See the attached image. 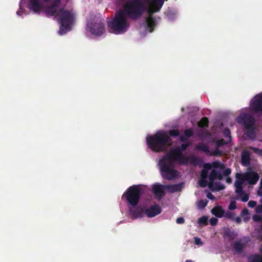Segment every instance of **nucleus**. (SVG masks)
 Wrapping results in <instances>:
<instances>
[{"mask_svg":"<svg viewBox=\"0 0 262 262\" xmlns=\"http://www.w3.org/2000/svg\"><path fill=\"white\" fill-rule=\"evenodd\" d=\"M164 1H126L121 10L130 19L136 20L140 19L144 13L147 12L146 18L147 29L152 32L160 17L154 16V14L162 8Z\"/></svg>","mask_w":262,"mask_h":262,"instance_id":"nucleus-1","label":"nucleus"},{"mask_svg":"<svg viewBox=\"0 0 262 262\" xmlns=\"http://www.w3.org/2000/svg\"><path fill=\"white\" fill-rule=\"evenodd\" d=\"M50 6L46 10V14L49 16L58 17V21L60 24L59 34L63 35L66 34L72 29L75 19V13L72 9L67 10L64 9L65 4L62 1H52Z\"/></svg>","mask_w":262,"mask_h":262,"instance_id":"nucleus-2","label":"nucleus"},{"mask_svg":"<svg viewBox=\"0 0 262 262\" xmlns=\"http://www.w3.org/2000/svg\"><path fill=\"white\" fill-rule=\"evenodd\" d=\"M146 139L148 147L156 152L166 150L172 143V139L164 130H159L154 135L147 136Z\"/></svg>","mask_w":262,"mask_h":262,"instance_id":"nucleus-3","label":"nucleus"},{"mask_svg":"<svg viewBox=\"0 0 262 262\" xmlns=\"http://www.w3.org/2000/svg\"><path fill=\"white\" fill-rule=\"evenodd\" d=\"M107 26L112 32L120 34L126 32L130 25L123 11L120 9L115 13L113 19L107 22Z\"/></svg>","mask_w":262,"mask_h":262,"instance_id":"nucleus-4","label":"nucleus"},{"mask_svg":"<svg viewBox=\"0 0 262 262\" xmlns=\"http://www.w3.org/2000/svg\"><path fill=\"white\" fill-rule=\"evenodd\" d=\"M86 30L95 36H101L105 32L104 20L99 15H91L86 24Z\"/></svg>","mask_w":262,"mask_h":262,"instance_id":"nucleus-5","label":"nucleus"},{"mask_svg":"<svg viewBox=\"0 0 262 262\" xmlns=\"http://www.w3.org/2000/svg\"><path fill=\"white\" fill-rule=\"evenodd\" d=\"M163 162L174 165L175 162H178L181 165H185L188 163V158L181 152L179 148L172 147L161 159Z\"/></svg>","mask_w":262,"mask_h":262,"instance_id":"nucleus-6","label":"nucleus"},{"mask_svg":"<svg viewBox=\"0 0 262 262\" xmlns=\"http://www.w3.org/2000/svg\"><path fill=\"white\" fill-rule=\"evenodd\" d=\"M142 194V189L140 185H134L129 187L122 195L128 203L132 207H136L139 202Z\"/></svg>","mask_w":262,"mask_h":262,"instance_id":"nucleus-7","label":"nucleus"},{"mask_svg":"<svg viewBox=\"0 0 262 262\" xmlns=\"http://www.w3.org/2000/svg\"><path fill=\"white\" fill-rule=\"evenodd\" d=\"M159 165L161 175L164 179L172 180L177 177L178 171L173 168L174 165L160 160Z\"/></svg>","mask_w":262,"mask_h":262,"instance_id":"nucleus-8","label":"nucleus"},{"mask_svg":"<svg viewBox=\"0 0 262 262\" xmlns=\"http://www.w3.org/2000/svg\"><path fill=\"white\" fill-rule=\"evenodd\" d=\"M237 122L246 128L254 126L255 120L252 115L248 113H243L237 117Z\"/></svg>","mask_w":262,"mask_h":262,"instance_id":"nucleus-9","label":"nucleus"},{"mask_svg":"<svg viewBox=\"0 0 262 262\" xmlns=\"http://www.w3.org/2000/svg\"><path fill=\"white\" fill-rule=\"evenodd\" d=\"M41 1H29L28 7L29 9L32 10L35 13L40 12L41 11H45L46 13V9L50 6V5H44L41 4ZM45 2H48L49 1H44Z\"/></svg>","mask_w":262,"mask_h":262,"instance_id":"nucleus-10","label":"nucleus"},{"mask_svg":"<svg viewBox=\"0 0 262 262\" xmlns=\"http://www.w3.org/2000/svg\"><path fill=\"white\" fill-rule=\"evenodd\" d=\"M217 170L213 169L210 172V173L209 176V179L210 180V182L208 183V186L209 188H212L213 186H214V189L216 190H221L224 189L225 187L221 185L220 182H216L215 183H213V181L216 179L217 174L218 173Z\"/></svg>","mask_w":262,"mask_h":262,"instance_id":"nucleus-11","label":"nucleus"},{"mask_svg":"<svg viewBox=\"0 0 262 262\" xmlns=\"http://www.w3.org/2000/svg\"><path fill=\"white\" fill-rule=\"evenodd\" d=\"M246 182L250 185L256 184L259 179V174L254 171H250L244 173Z\"/></svg>","mask_w":262,"mask_h":262,"instance_id":"nucleus-12","label":"nucleus"},{"mask_svg":"<svg viewBox=\"0 0 262 262\" xmlns=\"http://www.w3.org/2000/svg\"><path fill=\"white\" fill-rule=\"evenodd\" d=\"M161 212V208L158 204L151 205L149 208L147 209L145 213L148 217H154Z\"/></svg>","mask_w":262,"mask_h":262,"instance_id":"nucleus-13","label":"nucleus"},{"mask_svg":"<svg viewBox=\"0 0 262 262\" xmlns=\"http://www.w3.org/2000/svg\"><path fill=\"white\" fill-rule=\"evenodd\" d=\"M251 108L255 113H262V96H257L255 100L252 103Z\"/></svg>","mask_w":262,"mask_h":262,"instance_id":"nucleus-14","label":"nucleus"},{"mask_svg":"<svg viewBox=\"0 0 262 262\" xmlns=\"http://www.w3.org/2000/svg\"><path fill=\"white\" fill-rule=\"evenodd\" d=\"M165 185H162L160 184H156L152 186L153 192L156 196L161 198L165 195L164 188H166Z\"/></svg>","mask_w":262,"mask_h":262,"instance_id":"nucleus-15","label":"nucleus"},{"mask_svg":"<svg viewBox=\"0 0 262 262\" xmlns=\"http://www.w3.org/2000/svg\"><path fill=\"white\" fill-rule=\"evenodd\" d=\"M211 213L215 216L221 218L224 216L225 210L221 206H216L211 210Z\"/></svg>","mask_w":262,"mask_h":262,"instance_id":"nucleus-16","label":"nucleus"},{"mask_svg":"<svg viewBox=\"0 0 262 262\" xmlns=\"http://www.w3.org/2000/svg\"><path fill=\"white\" fill-rule=\"evenodd\" d=\"M133 207V208L129 209V211L134 218L137 219L142 217L143 214V210L141 208Z\"/></svg>","mask_w":262,"mask_h":262,"instance_id":"nucleus-17","label":"nucleus"},{"mask_svg":"<svg viewBox=\"0 0 262 262\" xmlns=\"http://www.w3.org/2000/svg\"><path fill=\"white\" fill-rule=\"evenodd\" d=\"M165 187L171 193L180 191L182 189L181 184L167 185H165Z\"/></svg>","mask_w":262,"mask_h":262,"instance_id":"nucleus-18","label":"nucleus"},{"mask_svg":"<svg viewBox=\"0 0 262 262\" xmlns=\"http://www.w3.org/2000/svg\"><path fill=\"white\" fill-rule=\"evenodd\" d=\"M242 162L244 165H248L250 161V152L248 150H244L242 152Z\"/></svg>","mask_w":262,"mask_h":262,"instance_id":"nucleus-19","label":"nucleus"},{"mask_svg":"<svg viewBox=\"0 0 262 262\" xmlns=\"http://www.w3.org/2000/svg\"><path fill=\"white\" fill-rule=\"evenodd\" d=\"M195 149L201 150L207 154H208L209 152V149L208 146L204 144L203 142L197 144L195 146Z\"/></svg>","mask_w":262,"mask_h":262,"instance_id":"nucleus-20","label":"nucleus"},{"mask_svg":"<svg viewBox=\"0 0 262 262\" xmlns=\"http://www.w3.org/2000/svg\"><path fill=\"white\" fill-rule=\"evenodd\" d=\"M248 262H262V256L258 254L251 255L248 258Z\"/></svg>","mask_w":262,"mask_h":262,"instance_id":"nucleus-21","label":"nucleus"},{"mask_svg":"<svg viewBox=\"0 0 262 262\" xmlns=\"http://www.w3.org/2000/svg\"><path fill=\"white\" fill-rule=\"evenodd\" d=\"M236 180L235 182V184L236 183L240 184V185H243L244 182H246L245 177L244 173H236L235 175Z\"/></svg>","mask_w":262,"mask_h":262,"instance_id":"nucleus-22","label":"nucleus"},{"mask_svg":"<svg viewBox=\"0 0 262 262\" xmlns=\"http://www.w3.org/2000/svg\"><path fill=\"white\" fill-rule=\"evenodd\" d=\"M233 248L236 252L241 253L244 248V245L241 241H237L234 243Z\"/></svg>","mask_w":262,"mask_h":262,"instance_id":"nucleus-23","label":"nucleus"},{"mask_svg":"<svg viewBox=\"0 0 262 262\" xmlns=\"http://www.w3.org/2000/svg\"><path fill=\"white\" fill-rule=\"evenodd\" d=\"M225 235L229 239V240H233L235 238L237 234L233 230L229 229L225 230L224 232Z\"/></svg>","mask_w":262,"mask_h":262,"instance_id":"nucleus-24","label":"nucleus"},{"mask_svg":"<svg viewBox=\"0 0 262 262\" xmlns=\"http://www.w3.org/2000/svg\"><path fill=\"white\" fill-rule=\"evenodd\" d=\"M246 129V135L250 138H253L255 136V127L254 126L252 127L245 128Z\"/></svg>","mask_w":262,"mask_h":262,"instance_id":"nucleus-25","label":"nucleus"},{"mask_svg":"<svg viewBox=\"0 0 262 262\" xmlns=\"http://www.w3.org/2000/svg\"><path fill=\"white\" fill-rule=\"evenodd\" d=\"M209 120L208 118L205 117L202 118L198 122V126L200 127H208Z\"/></svg>","mask_w":262,"mask_h":262,"instance_id":"nucleus-26","label":"nucleus"},{"mask_svg":"<svg viewBox=\"0 0 262 262\" xmlns=\"http://www.w3.org/2000/svg\"><path fill=\"white\" fill-rule=\"evenodd\" d=\"M234 186L235 187V192L236 193L238 194H242L244 193L243 185H240V184L236 183V184L234 183Z\"/></svg>","mask_w":262,"mask_h":262,"instance_id":"nucleus-27","label":"nucleus"},{"mask_svg":"<svg viewBox=\"0 0 262 262\" xmlns=\"http://www.w3.org/2000/svg\"><path fill=\"white\" fill-rule=\"evenodd\" d=\"M208 201L207 200H200L198 202V207L199 209L204 208L207 205Z\"/></svg>","mask_w":262,"mask_h":262,"instance_id":"nucleus-28","label":"nucleus"},{"mask_svg":"<svg viewBox=\"0 0 262 262\" xmlns=\"http://www.w3.org/2000/svg\"><path fill=\"white\" fill-rule=\"evenodd\" d=\"M208 217L207 216H203L199 219L198 223L200 225H207L208 224Z\"/></svg>","mask_w":262,"mask_h":262,"instance_id":"nucleus-29","label":"nucleus"},{"mask_svg":"<svg viewBox=\"0 0 262 262\" xmlns=\"http://www.w3.org/2000/svg\"><path fill=\"white\" fill-rule=\"evenodd\" d=\"M167 134L169 136H170L171 137H176L180 135V131L179 129L169 130Z\"/></svg>","mask_w":262,"mask_h":262,"instance_id":"nucleus-30","label":"nucleus"},{"mask_svg":"<svg viewBox=\"0 0 262 262\" xmlns=\"http://www.w3.org/2000/svg\"><path fill=\"white\" fill-rule=\"evenodd\" d=\"M228 141H225L223 139L217 140L216 142V146L219 147H222L228 143Z\"/></svg>","mask_w":262,"mask_h":262,"instance_id":"nucleus-31","label":"nucleus"},{"mask_svg":"<svg viewBox=\"0 0 262 262\" xmlns=\"http://www.w3.org/2000/svg\"><path fill=\"white\" fill-rule=\"evenodd\" d=\"M184 135L187 138H190L193 135V130L192 128L186 129L184 132Z\"/></svg>","mask_w":262,"mask_h":262,"instance_id":"nucleus-32","label":"nucleus"},{"mask_svg":"<svg viewBox=\"0 0 262 262\" xmlns=\"http://www.w3.org/2000/svg\"><path fill=\"white\" fill-rule=\"evenodd\" d=\"M224 216L231 220H234V214L230 211H225Z\"/></svg>","mask_w":262,"mask_h":262,"instance_id":"nucleus-33","label":"nucleus"},{"mask_svg":"<svg viewBox=\"0 0 262 262\" xmlns=\"http://www.w3.org/2000/svg\"><path fill=\"white\" fill-rule=\"evenodd\" d=\"M189 146V143H185L182 144L180 146L176 147V148H179V149L180 150L181 152H182L183 151L185 150Z\"/></svg>","mask_w":262,"mask_h":262,"instance_id":"nucleus-34","label":"nucleus"},{"mask_svg":"<svg viewBox=\"0 0 262 262\" xmlns=\"http://www.w3.org/2000/svg\"><path fill=\"white\" fill-rule=\"evenodd\" d=\"M223 134H224V136L225 137L229 138L228 142H230V141H231V136H230L231 133H230V129L228 128H225L224 132H223Z\"/></svg>","mask_w":262,"mask_h":262,"instance_id":"nucleus-35","label":"nucleus"},{"mask_svg":"<svg viewBox=\"0 0 262 262\" xmlns=\"http://www.w3.org/2000/svg\"><path fill=\"white\" fill-rule=\"evenodd\" d=\"M223 154V151L219 149V147L215 146V149L212 154L213 156H221Z\"/></svg>","mask_w":262,"mask_h":262,"instance_id":"nucleus-36","label":"nucleus"},{"mask_svg":"<svg viewBox=\"0 0 262 262\" xmlns=\"http://www.w3.org/2000/svg\"><path fill=\"white\" fill-rule=\"evenodd\" d=\"M249 148L253 150L254 153L259 155H262V149L252 146H249Z\"/></svg>","mask_w":262,"mask_h":262,"instance_id":"nucleus-37","label":"nucleus"},{"mask_svg":"<svg viewBox=\"0 0 262 262\" xmlns=\"http://www.w3.org/2000/svg\"><path fill=\"white\" fill-rule=\"evenodd\" d=\"M199 185L201 187L204 188L206 187L208 185V182L206 180V179H202L199 180Z\"/></svg>","mask_w":262,"mask_h":262,"instance_id":"nucleus-38","label":"nucleus"},{"mask_svg":"<svg viewBox=\"0 0 262 262\" xmlns=\"http://www.w3.org/2000/svg\"><path fill=\"white\" fill-rule=\"evenodd\" d=\"M201 162L200 159L196 157H192L191 158V163L194 165L199 164Z\"/></svg>","mask_w":262,"mask_h":262,"instance_id":"nucleus-39","label":"nucleus"},{"mask_svg":"<svg viewBox=\"0 0 262 262\" xmlns=\"http://www.w3.org/2000/svg\"><path fill=\"white\" fill-rule=\"evenodd\" d=\"M236 208V202L234 201H232L230 202L228 209L229 210H232L235 209Z\"/></svg>","mask_w":262,"mask_h":262,"instance_id":"nucleus-40","label":"nucleus"},{"mask_svg":"<svg viewBox=\"0 0 262 262\" xmlns=\"http://www.w3.org/2000/svg\"><path fill=\"white\" fill-rule=\"evenodd\" d=\"M208 171L205 169H203L201 171V178L202 179H206L208 177Z\"/></svg>","mask_w":262,"mask_h":262,"instance_id":"nucleus-41","label":"nucleus"},{"mask_svg":"<svg viewBox=\"0 0 262 262\" xmlns=\"http://www.w3.org/2000/svg\"><path fill=\"white\" fill-rule=\"evenodd\" d=\"M211 165L212 167H213L215 168H217L221 167V163L220 161H218L213 162Z\"/></svg>","mask_w":262,"mask_h":262,"instance_id":"nucleus-42","label":"nucleus"},{"mask_svg":"<svg viewBox=\"0 0 262 262\" xmlns=\"http://www.w3.org/2000/svg\"><path fill=\"white\" fill-rule=\"evenodd\" d=\"M231 173V170L230 168H226L223 171V175L225 177H229Z\"/></svg>","mask_w":262,"mask_h":262,"instance_id":"nucleus-43","label":"nucleus"},{"mask_svg":"<svg viewBox=\"0 0 262 262\" xmlns=\"http://www.w3.org/2000/svg\"><path fill=\"white\" fill-rule=\"evenodd\" d=\"M218 219L216 217H212L210 219L209 222L211 226H215L217 224Z\"/></svg>","mask_w":262,"mask_h":262,"instance_id":"nucleus-44","label":"nucleus"},{"mask_svg":"<svg viewBox=\"0 0 262 262\" xmlns=\"http://www.w3.org/2000/svg\"><path fill=\"white\" fill-rule=\"evenodd\" d=\"M194 243L196 245H203V242H202L200 238H199L198 237H195L194 238Z\"/></svg>","mask_w":262,"mask_h":262,"instance_id":"nucleus-45","label":"nucleus"},{"mask_svg":"<svg viewBox=\"0 0 262 262\" xmlns=\"http://www.w3.org/2000/svg\"><path fill=\"white\" fill-rule=\"evenodd\" d=\"M256 202L255 201L251 200L248 203V206L249 207L253 208L256 205Z\"/></svg>","mask_w":262,"mask_h":262,"instance_id":"nucleus-46","label":"nucleus"},{"mask_svg":"<svg viewBox=\"0 0 262 262\" xmlns=\"http://www.w3.org/2000/svg\"><path fill=\"white\" fill-rule=\"evenodd\" d=\"M204 169L210 170L212 168V165L209 163H205L203 166Z\"/></svg>","mask_w":262,"mask_h":262,"instance_id":"nucleus-47","label":"nucleus"},{"mask_svg":"<svg viewBox=\"0 0 262 262\" xmlns=\"http://www.w3.org/2000/svg\"><path fill=\"white\" fill-rule=\"evenodd\" d=\"M185 222V220L183 217H179L177 219L176 223L178 224H183Z\"/></svg>","mask_w":262,"mask_h":262,"instance_id":"nucleus-48","label":"nucleus"},{"mask_svg":"<svg viewBox=\"0 0 262 262\" xmlns=\"http://www.w3.org/2000/svg\"><path fill=\"white\" fill-rule=\"evenodd\" d=\"M249 199V194H245L242 198L241 200L243 202H246L248 201Z\"/></svg>","mask_w":262,"mask_h":262,"instance_id":"nucleus-49","label":"nucleus"},{"mask_svg":"<svg viewBox=\"0 0 262 262\" xmlns=\"http://www.w3.org/2000/svg\"><path fill=\"white\" fill-rule=\"evenodd\" d=\"M179 139H180V141L182 142H187L188 141L187 138L186 137H185V135L184 136H183V135L180 136Z\"/></svg>","mask_w":262,"mask_h":262,"instance_id":"nucleus-50","label":"nucleus"},{"mask_svg":"<svg viewBox=\"0 0 262 262\" xmlns=\"http://www.w3.org/2000/svg\"><path fill=\"white\" fill-rule=\"evenodd\" d=\"M206 196L207 197V198L212 201L214 200L215 199L214 195H213L211 192H208L206 195Z\"/></svg>","mask_w":262,"mask_h":262,"instance_id":"nucleus-51","label":"nucleus"},{"mask_svg":"<svg viewBox=\"0 0 262 262\" xmlns=\"http://www.w3.org/2000/svg\"><path fill=\"white\" fill-rule=\"evenodd\" d=\"M223 174H222L220 171H218V173L217 174V177H216V179H218L219 180H223Z\"/></svg>","mask_w":262,"mask_h":262,"instance_id":"nucleus-52","label":"nucleus"},{"mask_svg":"<svg viewBox=\"0 0 262 262\" xmlns=\"http://www.w3.org/2000/svg\"><path fill=\"white\" fill-rule=\"evenodd\" d=\"M23 1H20V4H19L20 10H18L16 12L17 14L19 16L21 15L20 13L21 12V10H22L21 7H22V5L23 3Z\"/></svg>","mask_w":262,"mask_h":262,"instance_id":"nucleus-53","label":"nucleus"},{"mask_svg":"<svg viewBox=\"0 0 262 262\" xmlns=\"http://www.w3.org/2000/svg\"><path fill=\"white\" fill-rule=\"evenodd\" d=\"M256 211L257 212V213H261L262 212V205H258L256 208Z\"/></svg>","mask_w":262,"mask_h":262,"instance_id":"nucleus-54","label":"nucleus"},{"mask_svg":"<svg viewBox=\"0 0 262 262\" xmlns=\"http://www.w3.org/2000/svg\"><path fill=\"white\" fill-rule=\"evenodd\" d=\"M253 219L254 221H256V222H259V221H261V217L257 215H255L253 216Z\"/></svg>","mask_w":262,"mask_h":262,"instance_id":"nucleus-55","label":"nucleus"},{"mask_svg":"<svg viewBox=\"0 0 262 262\" xmlns=\"http://www.w3.org/2000/svg\"><path fill=\"white\" fill-rule=\"evenodd\" d=\"M236 223L239 224L242 222V220L240 217H236L235 218L234 217V220Z\"/></svg>","mask_w":262,"mask_h":262,"instance_id":"nucleus-56","label":"nucleus"},{"mask_svg":"<svg viewBox=\"0 0 262 262\" xmlns=\"http://www.w3.org/2000/svg\"><path fill=\"white\" fill-rule=\"evenodd\" d=\"M227 177V178H226V182L229 184H231L232 181V179L229 177Z\"/></svg>","mask_w":262,"mask_h":262,"instance_id":"nucleus-57","label":"nucleus"},{"mask_svg":"<svg viewBox=\"0 0 262 262\" xmlns=\"http://www.w3.org/2000/svg\"><path fill=\"white\" fill-rule=\"evenodd\" d=\"M248 210L247 209H244L243 211H242V213L243 214H248Z\"/></svg>","mask_w":262,"mask_h":262,"instance_id":"nucleus-58","label":"nucleus"},{"mask_svg":"<svg viewBox=\"0 0 262 262\" xmlns=\"http://www.w3.org/2000/svg\"><path fill=\"white\" fill-rule=\"evenodd\" d=\"M185 262H194V261L190 259H187L185 261Z\"/></svg>","mask_w":262,"mask_h":262,"instance_id":"nucleus-59","label":"nucleus"},{"mask_svg":"<svg viewBox=\"0 0 262 262\" xmlns=\"http://www.w3.org/2000/svg\"><path fill=\"white\" fill-rule=\"evenodd\" d=\"M260 187L262 188V179L260 180Z\"/></svg>","mask_w":262,"mask_h":262,"instance_id":"nucleus-60","label":"nucleus"},{"mask_svg":"<svg viewBox=\"0 0 262 262\" xmlns=\"http://www.w3.org/2000/svg\"><path fill=\"white\" fill-rule=\"evenodd\" d=\"M170 11H167V12H166V13L167 14V16H169V13Z\"/></svg>","mask_w":262,"mask_h":262,"instance_id":"nucleus-61","label":"nucleus"}]
</instances>
